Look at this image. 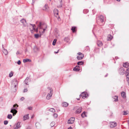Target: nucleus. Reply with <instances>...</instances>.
<instances>
[{"label": "nucleus", "mask_w": 129, "mask_h": 129, "mask_svg": "<svg viewBox=\"0 0 129 129\" xmlns=\"http://www.w3.org/2000/svg\"><path fill=\"white\" fill-rule=\"evenodd\" d=\"M47 91L48 93L46 98L48 100H49L51 97V96L53 93L52 89L50 87H48L47 90Z\"/></svg>", "instance_id": "nucleus-1"}, {"label": "nucleus", "mask_w": 129, "mask_h": 129, "mask_svg": "<svg viewBox=\"0 0 129 129\" xmlns=\"http://www.w3.org/2000/svg\"><path fill=\"white\" fill-rule=\"evenodd\" d=\"M18 106L17 105H13V108L12 109L10 112L11 113H13V115L14 116L15 114L17 112V111L15 110L17 108V107Z\"/></svg>", "instance_id": "nucleus-2"}, {"label": "nucleus", "mask_w": 129, "mask_h": 129, "mask_svg": "<svg viewBox=\"0 0 129 129\" xmlns=\"http://www.w3.org/2000/svg\"><path fill=\"white\" fill-rule=\"evenodd\" d=\"M38 27L39 29H46L47 28V25L44 24L42 23L41 22H40L39 24L38 25Z\"/></svg>", "instance_id": "nucleus-3"}, {"label": "nucleus", "mask_w": 129, "mask_h": 129, "mask_svg": "<svg viewBox=\"0 0 129 129\" xmlns=\"http://www.w3.org/2000/svg\"><path fill=\"white\" fill-rule=\"evenodd\" d=\"M29 27L31 32L32 33L33 30L36 32L38 31V28L35 29L36 26L34 24H30L29 25Z\"/></svg>", "instance_id": "nucleus-4"}, {"label": "nucleus", "mask_w": 129, "mask_h": 129, "mask_svg": "<svg viewBox=\"0 0 129 129\" xmlns=\"http://www.w3.org/2000/svg\"><path fill=\"white\" fill-rule=\"evenodd\" d=\"M20 22L21 23V25H22V27L23 28L27 26V23L25 19H22L20 20Z\"/></svg>", "instance_id": "nucleus-5"}, {"label": "nucleus", "mask_w": 129, "mask_h": 129, "mask_svg": "<svg viewBox=\"0 0 129 129\" xmlns=\"http://www.w3.org/2000/svg\"><path fill=\"white\" fill-rule=\"evenodd\" d=\"M75 118L74 117L71 118L68 121V123L69 124H72L73 123L75 120Z\"/></svg>", "instance_id": "nucleus-6"}, {"label": "nucleus", "mask_w": 129, "mask_h": 129, "mask_svg": "<svg viewBox=\"0 0 129 129\" xmlns=\"http://www.w3.org/2000/svg\"><path fill=\"white\" fill-rule=\"evenodd\" d=\"M77 54L79 55L77 57V58L78 60H81L84 57V55L81 52L78 53Z\"/></svg>", "instance_id": "nucleus-7"}, {"label": "nucleus", "mask_w": 129, "mask_h": 129, "mask_svg": "<svg viewBox=\"0 0 129 129\" xmlns=\"http://www.w3.org/2000/svg\"><path fill=\"white\" fill-rule=\"evenodd\" d=\"M20 122H18L16 124H15L13 126V128L14 129H18L21 127L20 125Z\"/></svg>", "instance_id": "nucleus-8"}, {"label": "nucleus", "mask_w": 129, "mask_h": 129, "mask_svg": "<svg viewBox=\"0 0 129 129\" xmlns=\"http://www.w3.org/2000/svg\"><path fill=\"white\" fill-rule=\"evenodd\" d=\"M110 126L111 127H115L117 125V123L114 122H111L110 123Z\"/></svg>", "instance_id": "nucleus-9"}, {"label": "nucleus", "mask_w": 129, "mask_h": 129, "mask_svg": "<svg viewBox=\"0 0 129 129\" xmlns=\"http://www.w3.org/2000/svg\"><path fill=\"white\" fill-rule=\"evenodd\" d=\"M30 81V79L28 77L24 81L25 84L27 85H29V84Z\"/></svg>", "instance_id": "nucleus-10"}, {"label": "nucleus", "mask_w": 129, "mask_h": 129, "mask_svg": "<svg viewBox=\"0 0 129 129\" xmlns=\"http://www.w3.org/2000/svg\"><path fill=\"white\" fill-rule=\"evenodd\" d=\"M81 95L83 98L85 99L87 97L88 95L86 92H84L81 93Z\"/></svg>", "instance_id": "nucleus-11"}, {"label": "nucleus", "mask_w": 129, "mask_h": 129, "mask_svg": "<svg viewBox=\"0 0 129 129\" xmlns=\"http://www.w3.org/2000/svg\"><path fill=\"white\" fill-rule=\"evenodd\" d=\"M12 85L14 86V87H16L17 85V82L16 79L14 80L12 82Z\"/></svg>", "instance_id": "nucleus-12"}, {"label": "nucleus", "mask_w": 129, "mask_h": 129, "mask_svg": "<svg viewBox=\"0 0 129 129\" xmlns=\"http://www.w3.org/2000/svg\"><path fill=\"white\" fill-rule=\"evenodd\" d=\"M39 29V32L40 33V36L43 35L45 31L46 30V29H42L41 28V29Z\"/></svg>", "instance_id": "nucleus-13"}, {"label": "nucleus", "mask_w": 129, "mask_h": 129, "mask_svg": "<svg viewBox=\"0 0 129 129\" xmlns=\"http://www.w3.org/2000/svg\"><path fill=\"white\" fill-rule=\"evenodd\" d=\"M2 51L3 53L5 55H7L8 54V52L7 50L5 49L4 47H3L2 49Z\"/></svg>", "instance_id": "nucleus-14"}, {"label": "nucleus", "mask_w": 129, "mask_h": 129, "mask_svg": "<svg viewBox=\"0 0 129 129\" xmlns=\"http://www.w3.org/2000/svg\"><path fill=\"white\" fill-rule=\"evenodd\" d=\"M80 70V68L79 66H76L73 69V70L75 71H79Z\"/></svg>", "instance_id": "nucleus-15"}, {"label": "nucleus", "mask_w": 129, "mask_h": 129, "mask_svg": "<svg viewBox=\"0 0 129 129\" xmlns=\"http://www.w3.org/2000/svg\"><path fill=\"white\" fill-rule=\"evenodd\" d=\"M29 118V116L28 114L25 115L23 117V120L25 121V120L28 119Z\"/></svg>", "instance_id": "nucleus-16"}, {"label": "nucleus", "mask_w": 129, "mask_h": 129, "mask_svg": "<svg viewBox=\"0 0 129 129\" xmlns=\"http://www.w3.org/2000/svg\"><path fill=\"white\" fill-rule=\"evenodd\" d=\"M82 108L81 107H79L78 108L76 111V113H80L81 111Z\"/></svg>", "instance_id": "nucleus-17"}, {"label": "nucleus", "mask_w": 129, "mask_h": 129, "mask_svg": "<svg viewBox=\"0 0 129 129\" xmlns=\"http://www.w3.org/2000/svg\"><path fill=\"white\" fill-rule=\"evenodd\" d=\"M68 103L66 102H63L62 104V106L65 107H67L68 106Z\"/></svg>", "instance_id": "nucleus-18"}, {"label": "nucleus", "mask_w": 129, "mask_h": 129, "mask_svg": "<svg viewBox=\"0 0 129 129\" xmlns=\"http://www.w3.org/2000/svg\"><path fill=\"white\" fill-rule=\"evenodd\" d=\"M54 12L55 15H58V11L56 9H55L54 10Z\"/></svg>", "instance_id": "nucleus-19"}, {"label": "nucleus", "mask_w": 129, "mask_h": 129, "mask_svg": "<svg viewBox=\"0 0 129 129\" xmlns=\"http://www.w3.org/2000/svg\"><path fill=\"white\" fill-rule=\"evenodd\" d=\"M113 38L112 36L110 35H108L107 37V39L108 41L111 40Z\"/></svg>", "instance_id": "nucleus-20"}, {"label": "nucleus", "mask_w": 129, "mask_h": 129, "mask_svg": "<svg viewBox=\"0 0 129 129\" xmlns=\"http://www.w3.org/2000/svg\"><path fill=\"white\" fill-rule=\"evenodd\" d=\"M122 96L123 98H125L126 97L125 93L124 92H122L121 93Z\"/></svg>", "instance_id": "nucleus-21"}, {"label": "nucleus", "mask_w": 129, "mask_h": 129, "mask_svg": "<svg viewBox=\"0 0 129 129\" xmlns=\"http://www.w3.org/2000/svg\"><path fill=\"white\" fill-rule=\"evenodd\" d=\"M23 62L24 63H25L27 62H30L31 61V60L28 59H24L23 60Z\"/></svg>", "instance_id": "nucleus-22"}, {"label": "nucleus", "mask_w": 129, "mask_h": 129, "mask_svg": "<svg viewBox=\"0 0 129 129\" xmlns=\"http://www.w3.org/2000/svg\"><path fill=\"white\" fill-rule=\"evenodd\" d=\"M126 80L127 82L128 83V85H129V73L127 74L126 75Z\"/></svg>", "instance_id": "nucleus-23"}, {"label": "nucleus", "mask_w": 129, "mask_h": 129, "mask_svg": "<svg viewBox=\"0 0 129 129\" xmlns=\"http://www.w3.org/2000/svg\"><path fill=\"white\" fill-rule=\"evenodd\" d=\"M98 46H101L102 45V42L100 41H98V42L97 43Z\"/></svg>", "instance_id": "nucleus-24"}, {"label": "nucleus", "mask_w": 129, "mask_h": 129, "mask_svg": "<svg viewBox=\"0 0 129 129\" xmlns=\"http://www.w3.org/2000/svg\"><path fill=\"white\" fill-rule=\"evenodd\" d=\"M123 66L125 68H127L128 66V64L127 62L123 64Z\"/></svg>", "instance_id": "nucleus-25"}, {"label": "nucleus", "mask_w": 129, "mask_h": 129, "mask_svg": "<svg viewBox=\"0 0 129 129\" xmlns=\"http://www.w3.org/2000/svg\"><path fill=\"white\" fill-rule=\"evenodd\" d=\"M81 116L83 117H86V113L85 112H83L81 114Z\"/></svg>", "instance_id": "nucleus-26"}, {"label": "nucleus", "mask_w": 129, "mask_h": 129, "mask_svg": "<svg viewBox=\"0 0 129 129\" xmlns=\"http://www.w3.org/2000/svg\"><path fill=\"white\" fill-rule=\"evenodd\" d=\"M100 21L102 22H104V17L102 16H100Z\"/></svg>", "instance_id": "nucleus-27"}, {"label": "nucleus", "mask_w": 129, "mask_h": 129, "mask_svg": "<svg viewBox=\"0 0 129 129\" xmlns=\"http://www.w3.org/2000/svg\"><path fill=\"white\" fill-rule=\"evenodd\" d=\"M55 125V122L54 121L51 122L50 123V126L51 127L54 126Z\"/></svg>", "instance_id": "nucleus-28"}, {"label": "nucleus", "mask_w": 129, "mask_h": 129, "mask_svg": "<svg viewBox=\"0 0 129 129\" xmlns=\"http://www.w3.org/2000/svg\"><path fill=\"white\" fill-rule=\"evenodd\" d=\"M13 72L12 71H11V72H10V73L9 74V76L10 77H12L13 76Z\"/></svg>", "instance_id": "nucleus-29"}, {"label": "nucleus", "mask_w": 129, "mask_h": 129, "mask_svg": "<svg viewBox=\"0 0 129 129\" xmlns=\"http://www.w3.org/2000/svg\"><path fill=\"white\" fill-rule=\"evenodd\" d=\"M49 111L53 113H54L55 112V110L53 108H51L49 109Z\"/></svg>", "instance_id": "nucleus-30"}, {"label": "nucleus", "mask_w": 129, "mask_h": 129, "mask_svg": "<svg viewBox=\"0 0 129 129\" xmlns=\"http://www.w3.org/2000/svg\"><path fill=\"white\" fill-rule=\"evenodd\" d=\"M56 41L57 40L56 39H55L54 40L52 43V44L53 45H55Z\"/></svg>", "instance_id": "nucleus-31"}, {"label": "nucleus", "mask_w": 129, "mask_h": 129, "mask_svg": "<svg viewBox=\"0 0 129 129\" xmlns=\"http://www.w3.org/2000/svg\"><path fill=\"white\" fill-rule=\"evenodd\" d=\"M7 118L9 119H11L12 118V116L11 114H9L8 115Z\"/></svg>", "instance_id": "nucleus-32"}, {"label": "nucleus", "mask_w": 129, "mask_h": 129, "mask_svg": "<svg viewBox=\"0 0 129 129\" xmlns=\"http://www.w3.org/2000/svg\"><path fill=\"white\" fill-rule=\"evenodd\" d=\"M83 63V62L82 61H79L77 63V64L78 65H82Z\"/></svg>", "instance_id": "nucleus-33"}, {"label": "nucleus", "mask_w": 129, "mask_h": 129, "mask_svg": "<svg viewBox=\"0 0 129 129\" xmlns=\"http://www.w3.org/2000/svg\"><path fill=\"white\" fill-rule=\"evenodd\" d=\"M53 116L54 118H56L57 117L58 115L56 113H54L53 114Z\"/></svg>", "instance_id": "nucleus-34"}, {"label": "nucleus", "mask_w": 129, "mask_h": 129, "mask_svg": "<svg viewBox=\"0 0 129 129\" xmlns=\"http://www.w3.org/2000/svg\"><path fill=\"white\" fill-rule=\"evenodd\" d=\"M75 27H72L71 30H72V31H73V32H74L75 31Z\"/></svg>", "instance_id": "nucleus-35"}, {"label": "nucleus", "mask_w": 129, "mask_h": 129, "mask_svg": "<svg viewBox=\"0 0 129 129\" xmlns=\"http://www.w3.org/2000/svg\"><path fill=\"white\" fill-rule=\"evenodd\" d=\"M35 37L36 38H37L39 37V35L38 34H35Z\"/></svg>", "instance_id": "nucleus-36"}, {"label": "nucleus", "mask_w": 129, "mask_h": 129, "mask_svg": "<svg viewBox=\"0 0 129 129\" xmlns=\"http://www.w3.org/2000/svg\"><path fill=\"white\" fill-rule=\"evenodd\" d=\"M64 41L67 42H68L69 41V39L68 38H65L64 39Z\"/></svg>", "instance_id": "nucleus-37"}, {"label": "nucleus", "mask_w": 129, "mask_h": 129, "mask_svg": "<svg viewBox=\"0 0 129 129\" xmlns=\"http://www.w3.org/2000/svg\"><path fill=\"white\" fill-rule=\"evenodd\" d=\"M8 123V122L7 120H5L4 121V124L5 125L7 124Z\"/></svg>", "instance_id": "nucleus-38"}, {"label": "nucleus", "mask_w": 129, "mask_h": 129, "mask_svg": "<svg viewBox=\"0 0 129 129\" xmlns=\"http://www.w3.org/2000/svg\"><path fill=\"white\" fill-rule=\"evenodd\" d=\"M123 113L124 115H126L127 114V112L125 111H123Z\"/></svg>", "instance_id": "nucleus-39"}, {"label": "nucleus", "mask_w": 129, "mask_h": 129, "mask_svg": "<svg viewBox=\"0 0 129 129\" xmlns=\"http://www.w3.org/2000/svg\"><path fill=\"white\" fill-rule=\"evenodd\" d=\"M126 73H129V68L126 70Z\"/></svg>", "instance_id": "nucleus-40"}, {"label": "nucleus", "mask_w": 129, "mask_h": 129, "mask_svg": "<svg viewBox=\"0 0 129 129\" xmlns=\"http://www.w3.org/2000/svg\"><path fill=\"white\" fill-rule=\"evenodd\" d=\"M47 6H46V5L45 6L44 8H43V9L44 10H46L47 9Z\"/></svg>", "instance_id": "nucleus-41"}, {"label": "nucleus", "mask_w": 129, "mask_h": 129, "mask_svg": "<svg viewBox=\"0 0 129 129\" xmlns=\"http://www.w3.org/2000/svg\"><path fill=\"white\" fill-rule=\"evenodd\" d=\"M27 88H25L24 89V90H23V92H27Z\"/></svg>", "instance_id": "nucleus-42"}, {"label": "nucleus", "mask_w": 129, "mask_h": 129, "mask_svg": "<svg viewBox=\"0 0 129 129\" xmlns=\"http://www.w3.org/2000/svg\"><path fill=\"white\" fill-rule=\"evenodd\" d=\"M21 62L20 60H19L17 62V63L18 64L20 65L21 64Z\"/></svg>", "instance_id": "nucleus-43"}, {"label": "nucleus", "mask_w": 129, "mask_h": 129, "mask_svg": "<svg viewBox=\"0 0 129 129\" xmlns=\"http://www.w3.org/2000/svg\"><path fill=\"white\" fill-rule=\"evenodd\" d=\"M24 98L23 97H22L20 99V100L21 101H23L24 100Z\"/></svg>", "instance_id": "nucleus-44"}, {"label": "nucleus", "mask_w": 129, "mask_h": 129, "mask_svg": "<svg viewBox=\"0 0 129 129\" xmlns=\"http://www.w3.org/2000/svg\"><path fill=\"white\" fill-rule=\"evenodd\" d=\"M3 98L2 97H0V102L2 101H3Z\"/></svg>", "instance_id": "nucleus-45"}, {"label": "nucleus", "mask_w": 129, "mask_h": 129, "mask_svg": "<svg viewBox=\"0 0 129 129\" xmlns=\"http://www.w3.org/2000/svg\"><path fill=\"white\" fill-rule=\"evenodd\" d=\"M115 97H116V99L115 100V101H117L118 100V99H117V96H115Z\"/></svg>", "instance_id": "nucleus-46"}, {"label": "nucleus", "mask_w": 129, "mask_h": 129, "mask_svg": "<svg viewBox=\"0 0 129 129\" xmlns=\"http://www.w3.org/2000/svg\"><path fill=\"white\" fill-rule=\"evenodd\" d=\"M19 51H17V53H16V54L18 55V54H19Z\"/></svg>", "instance_id": "nucleus-47"}, {"label": "nucleus", "mask_w": 129, "mask_h": 129, "mask_svg": "<svg viewBox=\"0 0 129 129\" xmlns=\"http://www.w3.org/2000/svg\"><path fill=\"white\" fill-rule=\"evenodd\" d=\"M59 51V50H58L57 52H54L55 53H58V52Z\"/></svg>", "instance_id": "nucleus-48"}, {"label": "nucleus", "mask_w": 129, "mask_h": 129, "mask_svg": "<svg viewBox=\"0 0 129 129\" xmlns=\"http://www.w3.org/2000/svg\"><path fill=\"white\" fill-rule=\"evenodd\" d=\"M68 129H72L71 127H69V128H68Z\"/></svg>", "instance_id": "nucleus-49"}, {"label": "nucleus", "mask_w": 129, "mask_h": 129, "mask_svg": "<svg viewBox=\"0 0 129 129\" xmlns=\"http://www.w3.org/2000/svg\"><path fill=\"white\" fill-rule=\"evenodd\" d=\"M28 108L30 110L32 109V107H28Z\"/></svg>", "instance_id": "nucleus-50"}, {"label": "nucleus", "mask_w": 129, "mask_h": 129, "mask_svg": "<svg viewBox=\"0 0 129 129\" xmlns=\"http://www.w3.org/2000/svg\"><path fill=\"white\" fill-rule=\"evenodd\" d=\"M61 6H62V5L61 4L59 6H58V7H61Z\"/></svg>", "instance_id": "nucleus-51"}, {"label": "nucleus", "mask_w": 129, "mask_h": 129, "mask_svg": "<svg viewBox=\"0 0 129 129\" xmlns=\"http://www.w3.org/2000/svg\"><path fill=\"white\" fill-rule=\"evenodd\" d=\"M35 1V0H33V3H34Z\"/></svg>", "instance_id": "nucleus-52"}, {"label": "nucleus", "mask_w": 129, "mask_h": 129, "mask_svg": "<svg viewBox=\"0 0 129 129\" xmlns=\"http://www.w3.org/2000/svg\"><path fill=\"white\" fill-rule=\"evenodd\" d=\"M27 129H31V128L30 127L27 128Z\"/></svg>", "instance_id": "nucleus-53"}, {"label": "nucleus", "mask_w": 129, "mask_h": 129, "mask_svg": "<svg viewBox=\"0 0 129 129\" xmlns=\"http://www.w3.org/2000/svg\"><path fill=\"white\" fill-rule=\"evenodd\" d=\"M120 0H117V1H120Z\"/></svg>", "instance_id": "nucleus-54"}, {"label": "nucleus", "mask_w": 129, "mask_h": 129, "mask_svg": "<svg viewBox=\"0 0 129 129\" xmlns=\"http://www.w3.org/2000/svg\"><path fill=\"white\" fill-rule=\"evenodd\" d=\"M79 99H77L78 100H79Z\"/></svg>", "instance_id": "nucleus-55"}]
</instances>
